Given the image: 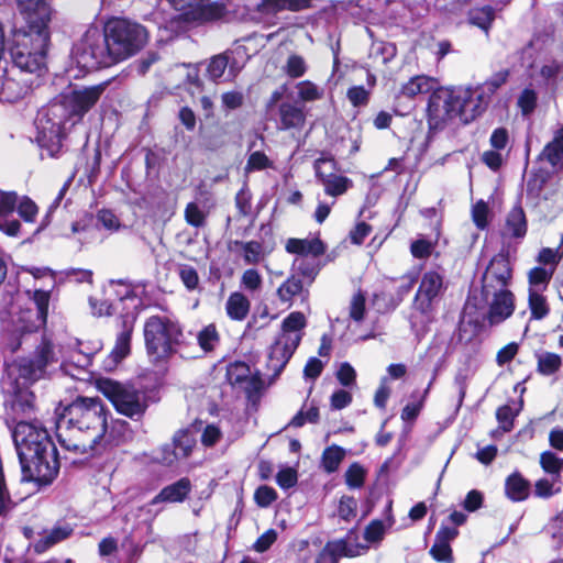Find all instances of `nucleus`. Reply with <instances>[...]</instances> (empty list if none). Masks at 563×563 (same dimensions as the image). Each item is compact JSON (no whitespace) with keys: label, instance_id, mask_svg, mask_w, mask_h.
<instances>
[{"label":"nucleus","instance_id":"obj_1","mask_svg":"<svg viewBox=\"0 0 563 563\" xmlns=\"http://www.w3.org/2000/svg\"><path fill=\"white\" fill-rule=\"evenodd\" d=\"M107 88V82L73 89L38 110L35 119L36 142L49 157L63 153L66 125H75L98 102Z\"/></svg>","mask_w":563,"mask_h":563},{"label":"nucleus","instance_id":"obj_2","mask_svg":"<svg viewBox=\"0 0 563 563\" xmlns=\"http://www.w3.org/2000/svg\"><path fill=\"white\" fill-rule=\"evenodd\" d=\"M107 407L99 397H77L56 409V435L62 448L76 454L92 451L104 437Z\"/></svg>","mask_w":563,"mask_h":563},{"label":"nucleus","instance_id":"obj_3","mask_svg":"<svg viewBox=\"0 0 563 563\" xmlns=\"http://www.w3.org/2000/svg\"><path fill=\"white\" fill-rule=\"evenodd\" d=\"M23 482L38 487L53 483L59 472L58 451L48 431L36 422L20 421L12 431Z\"/></svg>","mask_w":563,"mask_h":563},{"label":"nucleus","instance_id":"obj_4","mask_svg":"<svg viewBox=\"0 0 563 563\" xmlns=\"http://www.w3.org/2000/svg\"><path fill=\"white\" fill-rule=\"evenodd\" d=\"M490 102L478 85L438 88L429 96L427 104L429 137L442 131L455 118L464 125L472 123L487 110Z\"/></svg>","mask_w":563,"mask_h":563},{"label":"nucleus","instance_id":"obj_5","mask_svg":"<svg viewBox=\"0 0 563 563\" xmlns=\"http://www.w3.org/2000/svg\"><path fill=\"white\" fill-rule=\"evenodd\" d=\"M146 353L155 365L166 364L174 355L190 358L196 354L194 333L185 332L181 323L168 316L148 317L143 327Z\"/></svg>","mask_w":563,"mask_h":563},{"label":"nucleus","instance_id":"obj_6","mask_svg":"<svg viewBox=\"0 0 563 563\" xmlns=\"http://www.w3.org/2000/svg\"><path fill=\"white\" fill-rule=\"evenodd\" d=\"M49 41V31H14L8 48L11 67L40 78L46 70V54Z\"/></svg>","mask_w":563,"mask_h":563},{"label":"nucleus","instance_id":"obj_7","mask_svg":"<svg viewBox=\"0 0 563 563\" xmlns=\"http://www.w3.org/2000/svg\"><path fill=\"white\" fill-rule=\"evenodd\" d=\"M445 289L443 275L435 271L423 273L412 302L415 312L420 313L422 319L418 322L415 313L409 319L411 330L418 338L426 333L427 325L434 319Z\"/></svg>","mask_w":563,"mask_h":563},{"label":"nucleus","instance_id":"obj_8","mask_svg":"<svg viewBox=\"0 0 563 563\" xmlns=\"http://www.w3.org/2000/svg\"><path fill=\"white\" fill-rule=\"evenodd\" d=\"M103 33L107 35L115 64L139 53L148 40L143 25L120 18L108 21Z\"/></svg>","mask_w":563,"mask_h":563},{"label":"nucleus","instance_id":"obj_9","mask_svg":"<svg viewBox=\"0 0 563 563\" xmlns=\"http://www.w3.org/2000/svg\"><path fill=\"white\" fill-rule=\"evenodd\" d=\"M71 59L82 70H95L115 64L107 35L97 26L87 29L80 40L73 45Z\"/></svg>","mask_w":563,"mask_h":563},{"label":"nucleus","instance_id":"obj_10","mask_svg":"<svg viewBox=\"0 0 563 563\" xmlns=\"http://www.w3.org/2000/svg\"><path fill=\"white\" fill-rule=\"evenodd\" d=\"M97 386L120 415L132 420H140L148 408V395L133 386L110 378H100Z\"/></svg>","mask_w":563,"mask_h":563},{"label":"nucleus","instance_id":"obj_11","mask_svg":"<svg viewBox=\"0 0 563 563\" xmlns=\"http://www.w3.org/2000/svg\"><path fill=\"white\" fill-rule=\"evenodd\" d=\"M35 307V312L31 310L20 318L21 321L26 320L23 324H15L12 330V336L9 346L12 352L19 350L32 335L36 334L38 329L45 327L48 314L51 300V291L35 289L31 297Z\"/></svg>","mask_w":563,"mask_h":563},{"label":"nucleus","instance_id":"obj_12","mask_svg":"<svg viewBox=\"0 0 563 563\" xmlns=\"http://www.w3.org/2000/svg\"><path fill=\"white\" fill-rule=\"evenodd\" d=\"M245 56L246 48L242 45L213 55L203 63L205 75L214 84L233 81L246 64Z\"/></svg>","mask_w":563,"mask_h":563},{"label":"nucleus","instance_id":"obj_13","mask_svg":"<svg viewBox=\"0 0 563 563\" xmlns=\"http://www.w3.org/2000/svg\"><path fill=\"white\" fill-rule=\"evenodd\" d=\"M0 71L3 73V79L0 85V101L13 103L23 99L35 85H38V77L16 69L8 68L5 57L1 62Z\"/></svg>","mask_w":563,"mask_h":563},{"label":"nucleus","instance_id":"obj_14","mask_svg":"<svg viewBox=\"0 0 563 563\" xmlns=\"http://www.w3.org/2000/svg\"><path fill=\"white\" fill-rule=\"evenodd\" d=\"M512 277V268L507 253L496 254L482 276V300L488 301L489 295L508 289Z\"/></svg>","mask_w":563,"mask_h":563},{"label":"nucleus","instance_id":"obj_15","mask_svg":"<svg viewBox=\"0 0 563 563\" xmlns=\"http://www.w3.org/2000/svg\"><path fill=\"white\" fill-rule=\"evenodd\" d=\"M58 356L54 343L43 335L33 355L19 364V374L29 382L40 379L48 365L57 363Z\"/></svg>","mask_w":563,"mask_h":563},{"label":"nucleus","instance_id":"obj_16","mask_svg":"<svg viewBox=\"0 0 563 563\" xmlns=\"http://www.w3.org/2000/svg\"><path fill=\"white\" fill-rule=\"evenodd\" d=\"M136 317V312H126L121 316V330L117 334L113 349L103 362L106 371L115 368L131 353V340Z\"/></svg>","mask_w":563,"mask_h":563},{"label":"nucleus","instance_id":"obj_17","mask_svg":"<svg viewBox=\"0 0 563 563\" xmlns=\"http://www.w3.org/2000/svg\"><path fill=\"white\" fill-rule=\"evenodd\" d=\"M336 163L332 158H319L314 162L317 178L324 187V192L332 197L343 195L353 183L350 178L334 173Z\"/></svg>","mask_w":563,"mask_h":563},{"label":"nucleus","instance_id":"obj_18","mask_svg":"<svg viewBox=\"0 0 563 563\" xmlns=\"http://www.w3.org/2000/svg\"><path fill=\"white\" fill-rule=\"evenodd\" d=\"M16 5L25 21L23 30L49 31L52 9L45 0H16Z\"/></svg>","mask_w":563,"mask_h":563},{"label":"nucleus","instance_id":"obj_19","mask_svg":"<svg viewBox=\"0 0 563 563\" xmlns=\"http://www.w3.org/2000/svg\"><path fill=\"white\" fill-rule=\"evenodd\" d=\"M299 344L300 338L298 335H294V339L288 338L287 340L278 336L274 341L269 347L267 363L268 368L274 372V375L277 376L283 372Z\"/></svg>","mask_w":563,"mask_h":563},{"label":"nucleus","instance_id":"obj_20","mask_svg":"<svg viewBox=\"0 0 563 563\" xmlns=\"http://www.w3.org/2000/svg\"><path fill=\"white\" fill-rule=\"evenodd\" d=\"M488 306L487 319L490 324H498L509 318L515 309V297L509 289L496 291L489 295V300L484 301Z\"/></svg>","mask_w":563,"mask_h":563},{"label":"nucleus","instance_id":"obj_21","mask_svg":"<svg viewBox=\"0 0 563 563\" xmlns=\"http://www.w3.org/2000/svg\"><path fill=\"white\" fill-rule=\"evenodd\" d=\"M274 120L278 130H299L303 126L306 115L303 110L295 103L285 101L276 106Z\"/></svg>","mask_w":563,"mask_h":563},{"label":"nucleus","instance_id":"obj_22","mask_svg":"<svg viewBox=\"0 0 563 563\" xmlns=\"http://www.w3.org/2000/svg\"><path fill=\"white\" fill-rule=\"evenodd\" d=\"M249 9L261 13H275L283 10L300 11L311 4V0H246Z\"/></svg>","mask_w":563,"mask_h":563},{"label":"nucleus","instance_id":"obj_23","mask_svg":"<svg viewBox=\"0 0 563 563\" xmlns=\"http://www.w3.org/2000/svg\"><path fill=\"white\" fill-rule=\"evenodd\" d=\"M191 490V483L188 477H181L175 483L165 486L151 501V506L161 503H181Z\"/></svg>","mask_w":563,"mask_h":563},{"label":"nucleus","instance_id":"obj_24","mask_svg":"<svg viewBox=\"0 0 563 563\" xmlns=\"http://www.w3.org/2000/svg\"><path fill=\"white\" fill-rule=\"evenodd\" d=\"M355 555L347 541L339 539L328 541L317 555L314 563H339L341 556L352 558Z\"/></svg>","mask_w":563,"mask_h":563},{"label":"nucleus","instance_id":"obj_25","mask_svg":"<svg viewBox=\"0 0 563 563\" xmlns=\"http://www.w3.org/2000/svg\"><path fill=\"white\" fill-rule=\"evenodd\" d=\"M196 343V354L189 360L198 358L203 354H209L216 350L220 343V334L213 323L203 327L196 335H194Z\"/></svg>","mask_w":563,"mask_h":563},{"label":"nucleus","instance_id":"obj_26","mask_svg":"<svg viewBox=\"0 0 563 563\" xmlns=\"http://www.w3.org/2000/svg\"><path fill=\"white\" fill-rule=\"evenodd\" d=\"M73 533V528L68 523H57L51 530L44 531L43 536L34 542V551L44 553L53 545L64 541Z\"/></svg>","mask_w":563,"mask_h":563},{"label":"nucleus","instance_id":"obj_27","mask_svg":"<svg viewBox=\"0 0 563 563\" xmlns=\"http://www.w3.org/2000/svg\"><path fill=\"white\" fill-rule=\"evenodd\" d=\"M286 251L301 256L312 255L318 257L325 252V245L318 238L311 240L291 238L286 242Z\"/></svg>","mask_w":563,"mask_h":563},{"label":"nucleus","instance_id":"obj_28","mask_svg":"<svg viewBox=\"0 0 563 563\" xmlns=\"http://www.w3.org/2000/svg\"><path fill=\"white\" fill-rule=\"evenodd\" d=\"M538 158L547 161L553 168L563 165V126L554 132L552 141L544 146Z\"/></svg>","mask_w":563,"mask_h":563},{"label":"nucleus","instance_id":"obj_29","mask_svg":"<svg viewBox=\"0 0 563 563\" xmlns=\"http://www.w3.org/2000/svg\"><path fill=\"white\" fill-rule=\"evenodd\" d=\"M250 308V300L240 291L232 292L225 302L227 314L234 321H243L247 317Z\"/></svg>","mask_w":563,"mask_h":563},{"label":"nucleus","instance_id":"obj_30","mask_svg":"<svg viewBox=\"0 0 563 563\" xmlns=\"http://www.w3.org/2000/svg\"><path fill=\"white\" fill-rule=\"evenodd\" d=\"M506 232L512 238H523L527 233V219L520 205H516L507 214Z\"/></svg>","mask_w":563,"mask_h":563},{"label":"nucleus","instance_id":"obj_31","mask_svg":"<svg viewBox=\"0 0 563 563\" xmlns=\"http://www.w3.org/2000/svg\"><path fill=\"white\" fill-rule=\"evenodd\" d=\"M434 85L435 80L431 77L423 75L415 76L402 85L400 92L408 98L429 92L431 95L435 90Z\"/></svg>","mask_w":563,"mask_h":563},{"label":"nucleus","instance_id":"obj_32","mask_svg":"<svg viewBox=\"0 0 563 563\" xmlns=\"http://www.w3.org/2000/svg\"><path fill=\"white\" fill-rule=\"evenodd\" d=\"M507 497L512 501H522L528 497L529 482L518 472L509 475L505 483Z\"/></svg>","mask_w":563,"mask_h":563},{"label":"nucleus","instance_id":"obj_33","mask_svg":"<svg viewBox=\"0 0 563 563\" xmlns=\"http://www.w3.org/2000/svg\"><path fill=\"white\" fill-rule=\"evenodd\" d=\"M307 324L306 317L300 311L290 312L282 323V333L280 338L287 340L288 338H292L294 335H298L300 341L302 340L303 333L302 330Z\"/></svg>","mask_w":563,"mask_h":563},{"label":"nucleus","instance_id":"obj_34","mask_svg":"<svg viewBox=\"0 0 563 563\" xmlns=\"http://www.w3.org/2000/svg\"><path fill=\"white\" fill-rule=\"evenodd\" d=\"M496 10L492 5L471 9L468 12V22L488 33L493 21L495 20Z\"/></svg>","mask_w":563,"mask_h":563},{"label":"nucleus","instance_id":"obj_35","mask_svg":"<svg viewBox=\"0 0 563 563\" xmlns=\"http://www.w3.org/2000/svg\"><path fill=\"white\" fill-rule=\"evenodd\" d=\"M195 445V434L189 429H180L173 437V446H175L181 460L187 459L191 454Z\"/></svg>","mask_w":563,"mask_h":563},{"label":"nucleus","instance_id":"obj_36","mask_svg":"<svg viewBox=\"0 0 563 563\" xmlns=\"http://www.w3.org/2000/svg\"><path fill=\"white\" fill-rule=\"evenodd\" d=\"M540 466L544 473L552 476L553 482L560 481L563 471V459L559 457L554 452H542L540 455Z\"/></svg>","mask_w":563,"mask_h":563},{"label":"nucleus","instance_id":"obj_37","mask_svg":"<svg viewBox=\"0 0 563 563\" xmlns=\"http://www.w3.org/2000/svg\"><path fill=\"white\" fill-rule=\"evenodd\" d=\"M542 292L529 290L528 302L531 319L533 320H542L550 313L549 303Z\"/></svg>","mask_w":563,"mask_h":563},{"label":"nucleus","instance_id":"obj_38","mask_svg":"<svg viewBox=\"0 0 563 563\" xmlns=\"http://www.w3.org/2000/svg\"><path fill=\"white\" fill-rule=\"evenodd\" d=\"M522 400H519L516 408L510 405L500 406L496 411V419L499 423V428L504 432H510L514 428L515 418L519 415L522 408Z\"/></svg>","mask_w":563,"mask_h":563},{"label":"nucleus","instance_id":"obj_39","mask_svg":"<svg viewBox=\"0 0 563 563\" xmlns=\"http://www.w3.org/2000/svg\"><path fill=\"white\" fill-rule=\"evenodd\" d=\"M345 451L339 445H331L327 448L321 457V465L327 473H334L338 471L342 460L344 459Z\"/></svg>","mask_w":563,"mask_h":563},{"label":"nucleus","instance_id":"obj_40","mask_svg":"<svg viewBox=\"0 0 563 563\" xmlns=\"http://www.w3.org/2000/svg\"><path fill=\"white\" fill-rule=\"evenodd\" d=\"M553 272L554 268L547 269L541 266L532 268L529 272V290L544 291L548 288V285L552 278Z\"/></svg>","mask_w":563,"mask_h":563},{"label":"nucleus","instance_id":"obj_41","mask_svg":"<svg viewBox=\"0 0 563 563\" xmlns=\"http://www.w3.org/2000/svg\"><path fill=\"white\" fill-rule=\"evenodd\" d=\"M234 245L243 251V260L249 265H255L263 258V244L258 241H234Z\"/></svg>","mask_w":563,"mask_h":563},{"label":"nucleus","instance_id":"obj_42","mask_svg":"<svg viewBox=\"0 0 563 563\" xmlns=\"http://www.w3.org/2000/svg\"><path fill=\"white\" fill-rule=\"evenodd\" d=\"M302 291V280L297 275H291L278 287L277 296L283 302H288Z\"/></svg>","mask_w":563,"mask_h":563},{"label":"nucleus","instance_id":"obj_43","mask_svg":"<svg viewBox=\"0 0 563 563\" xmlns=\"http://www.w3.org/2000/svg\"><path fill=\"white\" fill-rule=\"evenodd\" d=\"M562 364L561 356L555 353L544 352L538 355V371L540 374L550 376L555 374Z\"/></svg>","mask_w":563,"mask_h":563},{"label":"nucleus","instance_id":"obj_44","mask_svg":"<svg viewBox=\"0 0 563 563\" xmlns=\"http://www.w3.org/2000/svg\"><path fill=\"white\" fill-rule=\"evenodd\" d=\"M509 77L508 69H501L495 74H493L488 79H486L483 84H479V89L487 95V97L492 100L493 96L496 91L507 82Z\"/></svg>","mask_w":563,"mask_h":563},{"label":"nucleus","instance_id":"obj_45","mask_svg":"<svg viewBox=\"0 0 563 563\" xmlns=\"http://www.w3.org/2000/svg\"><path fill=\"white\" fill-rule=\"evenodd\" d=\"M540 76L548 85L556 86L559 79H563V63L558 59L548 60L540 69Z\"/></svg>","mask_w":563,"mask_h":563},{"label":"nucleus","instance_id":"obj_46","mask_svg":"<svg viewBox=\"0 0 563 563\" xmlns=\"http://www.w3.org/2000/svg\"><path fill=\"white\" fill-rule=\"evenodd\" d=\"M308 66L302 56L291 54L288 56L284 70L290 78H300L307 73Z\"/></svg>","mask_w":563,"mask_h":563},{"label":"nucleus","instance_id":"obj_47","mask_svg":"<svg viewBox=\"0 0 563 563\" xmlns=\"http://www.w3.org/2000/svg\"><path fill=\"white\" fill-rule=\"evenodd\" d=\"M366 471L358 463H352L345 472V483L350 488H361L364 485Z\"/></svg>","mask_w":563,"mask_h":563},{"label":"nucleus","instance_id":"obj_48","mask_svg":"<svg viewBox=\"0 0 563 563\" xmlns=\"http://www.w3.org/2000/svg\"><path fill=\"white\" fill-rule=\"evenodd\" d=\"M297 92L299 99L306 102L316 101L322 97V91L319 87L309 80L300 81L297 85Z\"/></svg>","mask_w":563,"mask_h":563},{"label":"nucleus","instance_id":"obj_49","mask_svg":"<svg viewBox=\"0 0 563 563\" xmlns=\"http://www.w3.org/2000/svg\"><path fill=\"white\" fill-rule=\"evenodd\" d=\"M19 216L25 222H34L37 216V206L35 202L29 197H23L22 199H18L15 207Z\"/></svg>","mask_w":563,"mask_h":563},{"label":"nucleus","instance_id":"obj_50","mask_svg":"<svg viewBox=\"0 0 563 563\" xmlns=\"http://www.w3.org/2000/svg\"><path fill=\"white\" fill-rule=\"evenodd\" d=\"M277 497V492L268 485H261L254 493V500L261 508L269 507Z\"/></svg>","mask_w":563,"mask_h":563},{"label":"nucleus","instance_id":"obj_51","mask_svg":"<svg viewBox=\"0 0 563 563\" xmlns=\"http://www.w3.org/2000/svg\"><path fill=\"white\" fill-rule=\"evenodd\" d=\"M385 531L384 522L379 519H374L366 526L363 537L369 543L379 542L383 540Z\"/></svg>","mask_w":563,"mask_h":563},{"label":"nucleus","instance_id":"obj_52","mask_svg":"<svg viewBox=\"0 0 563 563\" xmlns=\"http://www.w3.org/2000/svg\"><path fill=\"white\" fill-rule=\"evenodd\" d=\"M110 285H117L121 288L115 290V296L118 297L120 302L131 300L132 302H134V308H136L141 303V300L137 298L135 291L133 290L130 284H126L125 282L120 279L111 280Z\"/></svg>","mask_w":563,"mask_h":563},{"label":"nucleus","instance_id":"obj_53","mask_svg":"<svg viewBox=\"0 0 563 563\" xmlns=\"http://www.w3.org/2000/svg\"><path fill=\"white\" fill-rule=\"evenodd\" d=\"M271 167H272V162L265 155V153L261 152V151H255L250 154L247 162H246L245 170L246 172L263 170V169L271 168Z\"/></svg>","mask_w":563,"mask_h":563},{"label":"nucleus","instance_id":"obj_54","mask_svg":"<svg viewBox=\"0 0 563 563\" xmlns=\"http://www.w3.org/2000/svg\"><path fill=\"white\" fill-rule=\"evenodd\" d=\"M372 54L379 56L383 64H387L396 56L397 48L394 43L378 42L373 44Z\"/></svg>","mask_w":563,"mask_h":563},{"label":"nucleus","instance_id":"obj_55","mask_svg":"<svg viewBox=\"0 0 563 563\" xmlns=\"http://www.w3.org/2000/svg\"><path fill=\"white\" fill-rule=\"evenodd\" d=\"M346 97L353 107H364L369 101V90L363 86H352L347 89Z\"/></svg>","mask_w":563,"mask_h":563},{"label":"nucleus","instance_id":"obj_56","mask_svg":"<svg viewBox=\"0 0 563 563\" xmlns=\"http://www.w3.org/2000/svg\"><path fill=\"white\" fill-rule=\"evenodd\" d=\"M433 251V243L426 239H419L410 244V252L415 258L426 260Z\"/></svg>","mask_w":563,"mask_h":563},{"label":"nucleus","instance_id":"obj_57","mask_svg":"<svg viewBox=\"0 0 563 563\" xmlns=\"http://www.w3.org/2000/svg\"><path fill=\"white\" fill-rule=\"evenodd\" d=\"M185 219L188 224L200 228L205 224V213L196 202H189L185 209Z\"/></svg>","mask_w":563,"mask_h":563},{"label":"nucleus","instance_id":"obj_58","mask_svg":"<svg viewBox=\"0 0 563 563\" xmlns=\"http://www.w3.org/2000/svg\"><path fill=\"white\" fill-rule=\"evenodd\" d=\"M155 460L166 466H172L175 462L181 460L176 452L173 442L170 444H164L159 448L156 453Z\"/></svg>","mask_w":563,"mask_h":563},{"label":"nucleus","instance_id":"obj_59","mask_svg":"<svg viewBox=\"0 0 563 563\" xmlns=\"http://www.w3.org/2000/svg\"><path fill=\"white\" fill-rule=\"evenodd\" d=\"M298 475L296 470L291 467L282 468L276 474V483L282 489H289L296 486Z\"/></svg>","mask_w":563,"mask_h":563},{"label":"nucleus","instance_id":"obj_60","mask_svg":"<svg viewBox=\"0 0 563 563\" xmlns=\"http://www.w3.org/2000/svg\"><path fill=\"white\" fill-rule=\"evenodd\" d=\"M365 296L358 291L351 300L350 318L356 322H361L365 317Z\"/></svg>","mask_w":563,"mask_h":563},{"label":"nucleus","instance_id":"obj_61","mask_svg":"<svg viewBox=\"0 0 563 563\" xmlns=\"http://www.w3.org/2000/svg\"><path fill=\"white\" fill-rule=\"evenodd\" d=\"M18 202V195L14 191L0 190V217L12 216Z\"/></svg>","mask_w":563,"mask_h":563},{"label":"nucleus","instance_id":"obj_62","mask_svg":"<svg viewBox=\"0 0 563 563\" xmlns=\"http://www.w3.org/2000/svg\"><path fill=\"white\" fill-rule=\"evenodd\" d=\"M431 556L438 562L453 563V554L450 544H443L434 541L430 549Z\"/></svg>","mask_w":563,"mask_h":563},{"label":"nucleus","instance_id":"obj_63","mask_svg":"<svg viewBox=\"0 0 563 563\" xmlns=\"http://www.w3.org/2000/svg\"><path fill=\"white\" fill-rule=\"evenodd\" d=\"M518 106L523 114L531 113L537 106V93L534 90L526 88L518 98Z\"/></svg>","mask_w":563,"mask_h":563},{"label":"nucleus","instance_id":"obj_64","mask_svg":"<svg viewBox=\"0 0 563 563\" xmlns=\"http://www.w3.org/2000/svg\"><path fill=\"white\" fill-rule=\"evenodd\" d=\"M97 224L106 230L114 231L119 229L120 221L111 210L101 209L97 213Z\"/></svg>","mask_w":563,"mask_h":563}]
</instances>
